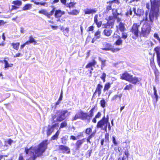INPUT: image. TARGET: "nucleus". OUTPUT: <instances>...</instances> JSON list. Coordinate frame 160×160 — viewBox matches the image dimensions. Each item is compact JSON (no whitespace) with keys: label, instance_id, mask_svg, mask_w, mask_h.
<instances>
[{"label":"nucleus","instance_id":"f257e3e1","mask_svg":"<svg viewBox=\"0 0 160 160\" xmlns=\"http://www.w3.org/2000/svg\"><path fill=\"white\" fill-rule=\"evenodd\" d=\"M48 141L47 139H45L42 141L37 146H32L29 148H25L24 152L26 154L32 155L26 160H35L37 158L42 156L43 153L47 148ZM18 160H25L22 153L19 154Z\"/></svg>","mask_w":160,"mask_h":160},{"label":"nucleus","instance_id":"f03ea898","mask_svg":"<svg viewBox=\"0 0 160 160\" xmlns=\"http://www.w3.org/2000/svg\"><path fill=\"white\" fill-rule=\"evenodd\" d=\"M146 7L148 9L145 12L146 17L145 20L147 21V16L149 10V21L152 23L153 22L154 17H158L160 12V0H150V3L147 2Z\"/></svg>","mask_w":160,"mask_h":160},{"label":"nucleus","instance_id":"7ed1b4c3","mask_svg":"<svg viewBox=\"0 0 160 160\" xmlns=\"http://www.w3.org/2000/svg\"><path fill=\"white\" fill-rule=\"evenodd\" d=\"M52 7V8L49 12H48L45 9H42L38 11V13L44 15L48 18H50L51 16L54 15L55 18H58L57 21L61 22L60 18L62 15L65 14V11H62L59 9L56 10L54 6Z\"/></svg>","mask_w":160,"mask_h":160},{"label":"nucleus","instance_id":"20e7f679","mask_svg":"<svg viewBox=\"0 0 160 160\" xmlns=\"http://www.w3.org/2000/svg\"><path fill=\"white\" fill-rule=\"evenodd\" d=\"M97 105L96 104L94 107L91 108L89 111V114H88L87 112H84L83 111L80 110L79 112L75 115L72 120L74 121L78 119H80L82 120H87L89 122L92 118L94 115V110L95 108L97 107Z\"/></svg>","mask_w":160,"mask_h":160},{"label":"nucleus","instance_id":"39448f33","mask_svg":"<svg viewBox=\"0 0 160 160\" xmlns=\"http://www.w3.org/2000/svg\"><path fill=\"white\" fill-rule=\"evenodd\" d=\"M141 24L139 23H134L130 29V32L131 33L132 38L136 39L139 37L140 32L139 28Z\"/></svg>","mask_w":160,"mask_h":160},{"label":"nucleus","instance_id":"423d86ee","mask_svg":"<svg viewBox=\"0 0 160 160\" xmlns=\"http://www.w3.org/2000/svg\"><path fill=\"white\" fill-rule=\"evenodd\" d=\"M151 31V25L148 22L144 23L141 28L140 34L142 36L147 37Z\"/></svg>","mask_w":160,"mask_h":160},{"label":"nucleus","instance_id":"0eeeda50","mask_svg":"<svg viewBox=\"0 0 160 160\" xmlns=\"http://www.w3.org/2000/svg\"><path fill=\"white\" fill-rule=\"evenodd\" d=\"M108 121H109L108 116H107L106 118L105 116H104L98 122L97 124V127L98 128L103 129L106 132H107V127Z\"/></svg>","mask_w":160,"mask_h":160},{"label":"nucleus","instance_id":"6e6552de","mask_svg":"<svg viewBox=\"0 0 160 160\" xmlns=\"http://www.w3.org/2000/svg\"><path fill=\"white\" fill-rule=\"evenodd\" d=\"M103 47L101 49L103 51H110L113 52H115L119 51L120 49L119 48H114L112 44L106 42L103 44Z\"/></svg>","mask_w":160,"mask_h":160},{"label":"nucleus","instance_id":"1a4fd4ad","mask_svg":"<svg viewBox=\"0 0 160 160\" xmlns=\"http://www.w3.org/2000/svg\"><path fill=\"white\" fill-rule=\"evenodd\" d=\"M68 112V111L67 110L59 109L57 110L56 112L58 115L57 121L61 122L64 120L66 118L65 115Z\"/></svg>","mask_w":160,"mask_h":160},{"label":"nucleus","instance_id":"9d476101","mask_svg":"<svg viewBox=\"0 0 160 160\" xmlns=\"http://www.w3.org/2000/svg\"><path fill=\"white\" fill-rule=\"evenodd\" d=\"M97 63L96 61L95 58H93L91 61L89 62L86 65L85 68H86L88 69V71L90 74H91L92 73V71L94 70L93 67H95Z\"/></svg>","mask_w":160,"mask_h":160},{"label":"nucleus","instance_id":"9b49d317","mask_svg":"<svg viewBox=\"0 0 160 160\" xmlns=\"http://www.w3.org/2000/svg\"><path fill=\"white\" fill-rule=\"evenodd\" d=\"M107 5H106V11L107 12H108L110 10H112V12H113L114 10V8H112V6H114L112 5L113 3H116L118 4H119L120 2L119 0H112L108 1L106 2Z\"/></svg>","mask_w":160,"mask_h":160},{"label":"nucleus","instance_id":"f8f14e48","mask_svg":"<svg viewBox=\"0 0 160 160\" xmlns=\"http://www.w3.org/2000/svg\"><path fill=\"white\" fill-rule=\"evenodd\" d=\"M11 8L10 11H12L14 10H17L19 8L22 4V2L19 0H15L11 2Z\"/></svg>","mask_w":160,"mask_h":160},{"label":"nucleus","instance_id":"ddd939ff","mask_svg":"<svg viewBox=\"0 0 160 160\" xmlns=\"http://www.w3.org/2000/svg\"><path fill=\"white\" fill-rule=\"evenodd\" d=\"M153 50L156 53L157 63L160 68V47H156Z\"/></svg>","mask_w":160,"mask_h":160},{"label":"nucleus","instance_id":"4468645a","mask_svg":"<svg viewBox=\"0 0 160 160\" xmlns=\"http://www.w3.org/2000/svg\"><path fill=\"white\" fill-rule=\"evenodd\" d=\"M132 75L126 71L120 75V78L128 82Z\"/></svg>","mask_w":160,"mask_h":160},{"label":"nucleus","instance_id":"2eb2a0df","mask_svg":"<svg viewBox=\"0 0 160 160\" xmlns=\"http://www.w3.org/2000/svg\"><path fill=\"white\" fill-rule=\"evenodd\" d=\"M59 149L62 151L63 153H65L67 154L70 153V150L68 147L63 145H59Z\"/></svg>","mask_w":160,"mask_h":160},{"label":"nucleus","instance_id":"dca6fc26","mask_svg":"<svg viewBox=\"0 0 160 160\" xmlns=\"http://www.w3.org/2000/svg\"><path fill=\"white\" fill-rule=\"evenodd\" d=\"M85 138L78 140L75 143V150H79L85 141Z\"/></svg>","mask_w":160,"mask_h":160},{"label":"nucleus","instance_id":"f3484780","mask_svg":"<svg viewBox=\"0 0 160 160\" xmlns=\"http://www.w3.org/2000/svg\"><path fill=\"white\" fill-rule=\"evenodd\" d=\"M114 23V21L107 20L106 23L103 24V28H113Z\"/></svg>","mask_w":160,"mask_h":160},{"label":"nucleus","instance_id":"a211bd4d","mask_svg":"<svg viewBox=\"0 0 160 160\" xmlns=\"http://www.w3.org/2000/svg\"><path fill=\"white\" fill-rule=\"evenodd\" d=\"M102 86L100 84H98L96 87L95 91L93 93L92 98H93L94 95L97 94V92L98 96H99L101 94L102 89Z\"/></svg>","mask_w":160,"mask_h":160},{"label":"nucleus","instance_id":"6ab92c4d","mask_svg":"<svg viewBox=\"0 0 160 160\" xmlns=\"http://www.w3.org/2000/svg\"><path fill=\"white\" fill-rule=\"evenodd\" d=\"M140 80L141 79H140L139 78L136 77H133L132 75V77H131L128 82L132 84L135 85L137 83H138Z\"/></svg>","mask_w":160,"mask_h":160},{"label":"nucleus","instance_id":"aec40b11","mask_svg":"<svg viewBox=\"0 0 160 160\" xmlns=\"http://www.w3.org/2000/svg\"><path fill=\"white\" fill-rule=\"evenodd\" d=\"M154 73L155 76V81L158 82L160 79V72L156 68L154 70Z\"/></svg>","mask_w":160,"mask_h":160},{"label":"nucleus","instance_id":"412c9836","mask_svg":"<svg viewBox=\"0 0 160 160\" xmlns=\"http://www.w3.org/2000/svg\"><path fill=\"white\" fill-rule=\"evenodd\" d=\"M98 15L96 14L94 18V23H95L97 25V27L98 28H100L102 25V21H98Z\"/></svg>","mask_w":160,"mask_h":160},{"label":"nucleus","instance_id":"4be33fe9","mask_svg":"<svg viewBox=\"0 0 160 160\" xmlns=\"http://www.w3.org/2000/svg\"><path fill=\"white\" fill-rule=\"evenodd\" d=\"M97 10L96 8L92 9H89L87 8L84 11V13L86 14H94L96 12Z\"/></svg>","mask_w":160,"mask_h":160},{"label":"nucleus","instance_id":"5701e85b","mask_svg":"<svg viewBox=\"0 0 160 160\" xmlns=\"http://www.w3.org/2000/svg\"><path fill=\"white\" fill-rule=\"evenodd\" d=\"M9 58H5L3 60V61L5 63L4 68H8L9 67H12L13 66L12 63L9 64L8 63V60Z\"/></svg>","mask_w":160,"mask_h":160},{"label":"nucleus","instance_id":"b1692460","mask_svg":"<svg viewBox=\"0 0 160 160\" xmlns=\"http://www.w3.org/2000/svg\"><path fill=\"white\" fill-rule=\"evenodd\" d=\"M80 12V10L77 9H73L72 11L68 12V14L69 15L72 16H77L78 15Z\"/></svg>","mask_w":160,"mask_h":160},{"label":"nucleus","instance_id":"393cba45","mask_svg":"<svg viewBox=\"0 0 160 160\" xmlns=\"http://www.w3.org/2000/svg\"><path fill=\"white\" fill-rule=\"evenodd\" d=\"M112 32V31L110 29H107L105 28L103 31V33L105 36L107 37L110 36Z\"/></svg>","mask_w":160,"mask_h":160},{"label":"nucleus","instance_id":"a878e982","mask_svg":"<svg viewBox=\"0 0 160 160\" xmlns=\"http://www.w3.org/2000/svg\"><path fill=\"white\" fill-rule=\"evenodd\" d=\"M124 153L125 156H123L121 158H119L118 160H126V159H128L129 155V151L128 149L125 151Z\"/></svg>","mask_w":160,"mask_h":160},{"label":"nucleus","instance_id":"bb28decb","mask_svg":"<svg viewBox=\"0 0 160 160\" xmlns=\"http://www.w3.org/2000/svg\"><path fill=\"white\" fill-rule=\"evenodd\" d=\"M26 42L27 44H29L31 43H33L34 45L37 44V42L32 36H30L29 37V40L27 41Z\"/></svg>","mask_w":160,"mask_h":160},{"label":"nucleus","instance_id":"cd10ccee","mask_svg":"<svg viewBox=\"0 0 160 160\" xmlns=\"http://www.w3.org/2000/svg\"><path fill=\"white\" fill-rule=\"evenodd\" d=\"M68 136L67 135H65L62 136L60 138L61 143L63 145L66 144L68 140Z\"/></svg>","mask_w":160,"mask_h":160},{"label":"nucleus","instance_id":"c85d7f7f","mask_svg":"<svg viewBox=\"0 0 160 160\" xmlns=\"http://www.w3.org/2000/svg\"><path fill=\"white\" fill-rule=\"evenodd\" d=\"M112 84V83H110V82H107L104 85V88L103 91V92H105L108 90L111 87V85Z\"/></svg>","mask_w":160,"mask_h":160},{"label":"nucleus","instance_id":"c756f323","mask_svg":"<svg viewBox=\"0 0 160 160\" xmlns=\"http://www.w3.org/2000/svg\"><path fill=\"white\" fill-rule=\"evenodd\" d=\"M118 29L121 32H123L126 29L124 24L122 22H120L118 26Z\"/></svg>","mask_w":160,"mask_h":160},{"label":"nucleus","instance_id":"7c9ffc66","mask_svg":"<svg viewBox=\"0 0 160 160\" xmlns=\"http://www.w3.org/2000/svg\"><path fill=\"white\" fill-rule=\"evenodd\" d=\"M31 2H33L34 4L36 5H40L41 6H44L47 3L45 2H39L37 1V0H31Z\"/></svg>","mask_w":160,"mask_h":160},{"label":"nucleus","instance_id":"2f4dec72","mask_svg":"<svg viewBox=\"0 0 160 160\" xmlns=\"http://www.w3.org/2000/svg\"><path fill=\"white\" fill-rule=\"evenodd\" d=\"M32 7V4L30 3L25 4L22 8V11H26L30 9Z\"/></svg>","mask_w":160,"mask_h":160},{"label":"nucleus","instance_id":"473e14b6","mask_svg":"<svg viewBox=\"0 0 160 160\" xmlns=\"http://www.w3.org/2000/svg\"><path fill=\"white\" fill-rule=\"evenodd\" d=\"M54 129L50 127V125H48L47 129L46 131V133L47 136H49L53 132Z\"/></svg>","mask_w":160,"mask_h":160},{"label":"nucleus","instance_id":"72a5a7b5","mask_svg":"<svg viewBox=\"0 0 160 160\" xmlns=\"http://www.w3.org/2000/svg\"><path fill=\"white\" fill-rule=\"evenodd\" d=\"M11 45L12 46L13 49L17 51L18 50L20 45V43L19 42H17L16 43L12 42L11 44Z\"/></svg>","mask_w":160,"mask_h":160},{"label":"nucleus","instance_id":"f704fd0d","mask_svg":"<svg viewBox=\"0 0 160 160\" xmlns=\"http://www.w3.org/2000/svg\"><path fill=\"white\" fill-rule=\"evenodd\" d=\"M119 38L115 42L114 44L116 46H120L122 44V40L121 39L120 36H118Z\"/></svg>","mask_w":160,"mask_h":160},{"label":"nucleus","instance_id":"c9c22d12","mask_svg":"<svg viewBox=\"0 0 160 160\" xmlns=\"http://www.w3.org/2000/svg\"><path fill=\"white\" fill-rule=\"evenodd\" d=\"M150 64L152 68H156V66L154 61V55L150 59Z\"/></svg>","mask_w":160,"mask_h":160},{"label":"nucleus","instance_id":"e433bc0d","mask_svg":"<svg viewBox=\"0 0 160 160\" xmlns=\"http://www.w3.org/2000/svg\"><path fill=\"white\" fill-rule=\"evenodd\" d=\"M101 116V113L98 112L95 116L94 118L92 120V122L94 123H96L97 122V119L99 118Z\"/></svg>","mask_w":160,"mask_h":160},{"label":"nucleus","instance_id":"4c0bfd02","mask_svg":"<svg viewBox=\"0 0 160 160\" xmlns=\"http://www.w3.org/2000/svg\"><path fill=\"white\" fill-rule=\"evenodd\" d=\"M60 133L59 130H58L55 133L52 135L51 138V140H57L58 138V136Z\"/></svg>","mask_w":160,"mask_h":160},{"label":"nucleus","instance_id":"58836bf2","mask_svg":"<svg viewBox=\"0 0 160 160\" xmlns=\"http://www.w3.org/2000/svg\"><path fill=\"white\" fill-rule=\"evenodd\" d=\"M101 32L99 29L97 30L94 33V37L97 39H98L101 38Z\"/></svg>","mask_w":160,"mask_h":160},{"label":"nucleus","instance_id":"ea45409f","mask_svg":"<svg viewBox=\"0 0 160 160\" xmlns=\"http://www.w3.org/2000/svg\"><path fill=\"white\" fill-rule=\"evenodd\" d=\"M76 3L73 2H70L68 3L66 7L70 9L71 8H74L75 7V5L76 4Z\"/></svg>","mask_w":160,"mask_h":160},{"label":"nucleus","instance_id":"a19ab883","mask_svg":"<svg viewBox=\"0 0 160 160\" xmlns=\"http://www.w3.org/2000/svg\"><path fill=\"white\" fill-rule=\"evenodd\" d=\"M100 104L102 108H104L106 107L107 103L104 98H102L100 100Z\"/></svg>","mask_w":160,"mask_h":160},{"label":"nucleus","instance_id":"79ce46f5","mask_svg":"<svg viewBox=\"0 0 160 160\" xmlns=\"http://www.w3.org/2000/svg\"><path fill=\"white\" fill-rule=\"evenodd\" d=\"M60 29L62 32H64V33H66V32L68 33L69 31V28H66L65 29L63 26H60Z\"/></svg>","mask_w":160,"mask_h":160},{"label":"nucleus","instance_id":"37998d69","mask_svg":"<svg viewBox=\"0 0 160 160\" xmlns=\"http://www.w3.org/2000/svg\"><path fill=\"white\" fill-rule=\"evenodd\" d=\"M95 134V132H93L90 135H89L88 137L87 138V141L88 143H91V142L90 141V140L94 136Z\"/></svg>","mask_w":160,"mask_h":160},{"label":"nucleus","instance_id":"c03bdc74","mask_svg":"<svg viewBox=\"0 0 160 160\" xmlns=\"http://www.w3.org/2000/svg\"><path fill=\"white\" fill-rule=\"evenodd\" d=\"M67 126V122L66 121H63L60 123L59 129L66 127Z\"/></svg>","mask_w":160,"mask_h":160},{"label":"nucleus","instance_id":"a18cd8bd","mask_svg":"<svg viewBox=\"0 0 160 160\" xmlns=\"http://www.w3.org/2000/svg\"><path fill=\"white\" fill-rule=\"evenodd\" d=\"M122 97V95H114L112 97V98L111 100V101H114L116 100L118 98H119L120 100H121V98Z\"/></svg>","mask_w":160,"mask_h":160},{"label":"nucleus","instance_id":"49530a36","mask_svg":"<svg viewBox=\"0 0 160 160\" xmlns=\"http://www.w3.org/2000/svg\"><path fill=\"white\" fill-rule=\"evenodd\" d=\"M92 149L88 150L85 154V156L86 158H89L91 155V154L92 153Z\"/></svg>","mask_w":160,"mask_h":160},{"label":"nucleus","instance_id":"de8ad7c7","mask_svg":"<svg viewBox=\"0 0 160 160\" xmlns=\"http://www.w3.org/2000/svg\"><path fill=\"white\" fill-rule=\"evenodd\" d=\"M114 10L115 11L114 12H112L113 17L114 18H117L118 16L119 15L120 13L118 12V10L117 9H115Z\"/></svg>","mask_w":160,"mask_h":160},{"label":"nucleus","instance_id":"09e8293b","mask_svg":"<svg viewBox=\"0 0 160 160\" xmlns=\"http://www.w3.org/2000/svg\"><path fill=\"white\" fill-rule=\"evenodd\" d=\"M132 85L131 84H129L128 85H127L124 88V90H129L132 89Z\"/></svg>","mask_w":160,"mask_h":160},{"label":"nucleus","instance_id":"8fccbe9b","mask_svg":"<svg viewBox=\"0 0 160 160\" xmlns=\"http://www.w3.org/2000/svg\"><path fill=\"white\" fill-rule=\"evenodd\" d=\"M106 75L105 73L103 72L102 73V76L100 77V78L102 79L103 82H104L106 81Z\"/></svg>","mask_w":160,"mask_h":160},{"label":"nucleus","instance_id":"3c124183","mask_svg":"<svg viewBox=\"0 0 160 160\" xmlns=\"http://www.w3.org/2000/svg\"><path fill=\"white\" fill-rule=\"evenodd\" d=\"M128 37V34L126 32H122V36L121 37L124 39H126Z\"/></svg>","mask_w":160,"mask_h":160},{"label":"nucleus","instance_id":"603ef678","mask_svg":"<svg viewBox=\"0 0 160 160\" xmlns=\"http://www.w3.org/2000/svg\"><path fill=\"white\" fill-rule=\"evenodd\" d=\"M92 129L91 128H88L86 129L85 133L89 135L92 132Z\"/></svg>","mask_w":160,"mask_h":160},{"label":"nucleus","instance_id":"864d4df0","mask_svg":"<svg viewBox=\"0 0 160 160\" xmlns=\"http://www.w3.org/2000/svg\"><path fill=\"white\" fill-rule=\"evenodd\" d=\"M109 135L108 133H106L105 135V141L108 142L109 141Z\"/></svg>","mask_w":160,"mask_h":160},{"label":"nucleus","instance_id":"5fc2aeb1","mask_svg":"<svg viewBox=\"0 0 160 160\" xmlns=\"http://www.w3.org/2000/svg\"><path fill=\"white\" fill-rule=\"evenodd\" d=\"M106 60H101V69H102L105 66V62Z\"/></svg>","mask_w":160,"mask_h":160},{"label":"nucleus","instance_id":"6e6d98bb","mask_svg":"<svg viewBox=\"0 0 160 160\" xmlns=\"http://www.w3.org/2000/svg\"><path fill=\"white\" fill-rule=\"evenodd\" d=\"M132 9L131 8H130L129 10L127 11L126 13V14L127 15H132Z\"/></svg>","mask_w":160,"mask_h":160},{"label":"nucleus","instance_id":"4d7b16f0","mask_svg":"<svg viewBox=\"0 0 160 160\" xmlns=\"http://www.w3.org/2000/svg\"><path fill=\"white\" fill-rule=\"evenodd\" d=\"M94 27L93 26H91L88 28L87 31L88 32L92 31L93 30Z\"/></svg>","mask_w":160,"mask_h":160},{"label":"nucleus","instance_id":"13d9d810","mask_svg":"<svg viewBox=\"0 0 160 160\" xmlns=\"http://www.w3.org/2000/svg\"><path fill=\"white\" fill-rule=\"evenodd\" d=\"M112 141L115 145H118V143L116 141L115 138L114 136L112 137Z\"/></svg>","mask_w":160,"mask_h":160},{"label":"nucleus","instance_id":"bf43d9fd","mask_svg":"<svg viewBox=\"0 0 160 160\" xmlns=\"http://www.w3.org/2000/svg\"><path fill=\"white\" fill-rule=\"evenodd\" d=\"M13 142V141L12 140L11 138L8 139L7 141V142L10 145H11Z\"/></svg>","mask_w":160,"mask_h":160},{"label":"nucleus","instance_id":"052dcab7","mask_svg":"<svg viewBox=\"0 0 160 160\" xmlns=\"http://www.w3.org/2000/svg\"><path fill=\"white\" fill-rule=\"evenodd\" d=\"M70 139L71 140H75L77 139L76 137L73 135H71L70 137Z\"/></svg>","mask_w":160,"mask_h":160},{"label":"nucleus","instance_id":"680f3d73","mask_svg":"<svg viewBox=\"0 0 160 160\" xmlns=\"http://www.w3.org/2000/svg\"><path fill=\"white\" fill-rule=\"evenodd\" d=\"M26 44H27V43L26 42L25 43H24L22 44L21 45V46H20V49H22L24 48V47H25V45Z\"/></svg>","mask_w":160,"mask_h":160},{"label":"nucleus","instance_id":"e2e57ef3","mask_svg":"<svg viewBox=\"0 0 160 160\" xmlns=\"http://www.w3.org/2000/svg\"><path fill=\"white\" fill-rule=\"evenodd\" d=\"M62 91L61 93L60 96L59 97V98L58 100H59V101H61L62 100Z\"/></svg>","mask_w":160,"mask_h":160},{"label":"nucleus","instance_id":"0e129e2a","mask_svg":"<svg viewBox=\"0 0 160 160\" xmlns=\"http://www.w3.org/2000/svg\"><path fill=\"white\" fill-rule=\"evenodd\" d=\"M6 23V22H4L3 20H0V26Z\"/></svg>","mask_w":160,"mask_h":160},{"label":"nucleus","instance_id":"69168bd1","mask_svg":"<svg viewBox=\"0 0 160 160\" xmlns=\"http://www.w3.org/2000/svg\"><path fill=\"white\" fill-rule=\"evenodd\" d=\"M51 27L52 28V29H56L58 28V26H53V25H51Z\"/></svg>","mask_w":160,"mask_h":160},{"label":"nucleus","instance_id":"338daca9","mask_svg":"<svg viewBox=\"0 0 160 160\" xmlns=\"http://www.w3.org/2000/svg\"><path fill=\"white\" fill-rule=\"evenodd\" d=\"M21 56V53L20 52H18L16 53L15 56H14V58L19 57Z\"/></svg>","mask_w":160,"mask_h":160},{"label":"nucleus","instance_id":"774afa93","mask_svg":"<svg viewBox=\"0 0 160 160\" xmlns=\"http://www.w3.org/2000/svg\"><path fill=\"white\" fill-rule=\"evenodd\" d=\"M8 155H0V160H1L3 157H7Z\"/></svg>","mask_w":160,"mask_h":160}]
</instances>
